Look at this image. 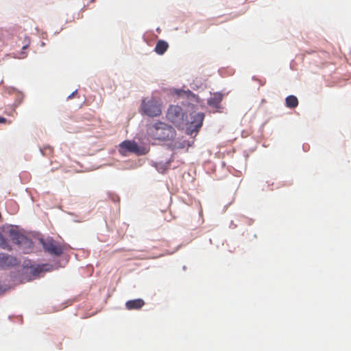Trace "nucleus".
Segmentation results:
<instances>
[{
    "instance_id": "nucleus-14",
    "label": "nucleus",
    "mask_w": 351,
    "mask_h": 351,
    "mask_svg": "<svg viewBox=\"0 0 351 351\" xmlns=\"http://www.w3.org/2000/svg\"><path fill=\"white\" fill-rule=\"evenodd\" d=\"M0 247L4 250H11V247L7 240L3 237L0 232Z\"/></svg>"
},
{
    "instance_id": "nucleus-7",
    "label": "nucleus",
    "mask_w": 351,
    "mask_h": 351,
    "mask_svg": "<svg viewBox=\"0 0 351 351\" xmlns=\"http://www.w3.org/2000/svg\"><path fill=\"white\" fill-rule=\"evenodd\" d=\"M43 247L47 252L51 255L60 256L64 252V247L53 239L42 241Z\"/></svg>"
},
{
    "instance_id": "nucleus-5",
    "label": "nucleus",
    "mask_w": 351,
    "mask_h": 351,
    "mask_svg": "<svg viewBox=\"0 0 351 351\" xmlns=\"http://www.w3.org/2000/svg\"><path fill=\"white\" fill-rule=\"evenodd\" d=\"M8 235L13 243L21 247L31 249L33 246V243L30 239L14 228L9 230Z\"/></svg>"
},
{
    "instance_id": "nucleus-3",
    "label": "nucleus",
    "mask_w": 351,
    "mask_h": 351,
    "mask_svg": "<svg viewBox=\"0 0 351 351\" xmlns=\"http://www.w3.org/2000/svg\"><path fill=\"white\" fill-rule=\"evenodd\" d=\"M149 152L148 145H139L134 141L125 140L119 145V152L123 156L130 154L140 156L147 154Z\"/></svg>"
},
{
    "instance_id": "nucleus-2",
    "label": "nucleus",
    "mask_w": 351,
    "mask_h": 351,
    "mask_svg": "<svg viewBox=\"0 0 351 351\" xmlns=\"http://www.w3.org/2000/svg\"><path fill=\"white\" fill-rule=\"evenodd\" d=\"M166 116L167 119L175 124L178 130H183L181 126L186 125L187 132H198L204 119V114L199 112L191 117V121L185 123L184 113L182 108L179 106H171Z\"/></svg>"
},
{
    "instance_id": "nucleus-12",
    "label": "nucleus",
    "mask_w": 351,
    "mask_h": 351,
    "mask_svg": "<svg viewBox=\"0 0 351 351\" xmlns=\"http://www.w3.org/2000/svg\"><path fill=\"white\" fill-rule=\"evenodd\" d=\"M286 106L289 108H294L298 106V100L294 95H289L285 99Z\"/></svg>"
},
{
    "instance_id": "nucleus-9",
    "label": "nucleus",
    "mask_w": 351,
    "mask_h": 351,
    "mask_svg": "<svg viewBox=\"0 0 351 351\" xmlns=\"http://www.w3.org/2000/svg\"><path fill=\"white\" fill-rule=\"evenodd\" d=\"M145 305V302L142 299H135L128 300L125 303V307L128 310H138Z\"/></svg>"
},
{
    "instance_id": "nucleus-13",
    "label": "nucleus",
    "mask_w": 351,
    "mask_h": 351,
    "mask_svg": "<svg viewBox=\"0 0 351 351\" xmlns=\"http://www.w3.org/2000/svg\"><path fill=\"white\" fill-rule=\"evenodd\" d=\"M153 128L156 130H171L172 129L171 126L160 121L156 123Z\"/></svg>"
},
{
    "instance_id": "nucleus-18",
    "label": "nucleus",
    "mask_w": 351,
    "mask_h": 351,
    "mask_svg": "<svg viewBox=\"0 0 351 351\" xmlns=\"http://www.w3.org/2000/svg\"><path fill=\"white\" fill-rule=\"evenodd\" d=\"M76 92H77V90H75V92H73L72 94H71V95L68 97V98H69V99L72 98V97H73V95H74Z\"/></svg>"
},
{
    "instance_id": "nucleus-19",
    "label": "nucleus",
    "mask_w": 351,
    "mask_h": 351,
    "mask_svg": "<svg viewBox=\"0 0 351 351\" xmlns=\"http://www.w3.org/2000/svg\"><path fill=\"white\" fill-rule=\"evenodd\" d=\"M28 47V45H25L23 47V49H26Z\"/></svg>"
},
{
    "instance_id": "nucleus-11",
    "label": "nucleus",
    "mask_w": 351,
    "mask_h": 351,
    "mask_svg": "<svg viewBox=\"0 0 351 351\" xmlns=\"http://www.w3.org/2000/svg\"><path fill=\"white\" fill-rule=\"evenodd\" d=\"M169 45L165 40H159L157 42L154 51L159 55H162L168 49Z\"/></svg>"
},
{
    "instance_id": "nucleus-15",
    "label": "nucleus",
    "mask_w": 351,
    "mask_h": 351,
    "mask_svg": "<svg viewBox=\"0 0 351 351\" xmlns=\"http://www.w3.org/2000/svg\"><path fill=\"white\" fill-rule=\"evenodd\" d=\"M42 271H43V269L40 266L34 267L31 269V274L34 276H38L39 274L41 273Z\"/></svg>"
},
{
    "instance_id": "nucleus-8",
    "label": "nucleus",
    "mask_w": 351,
    "mask_h": 351,
    "mask_svg": "<svg viewBox=\"0 0 351 351\" xmlns=\"http://www.w3.org/2000/svg\"><path fill=\"white\" fill-rule=\"evenodd\" d=\"M17 264L18 261L16 258L3 253H0V267H8L16 265Z\"/></svg>"
},
{
    "instance_id": "nucleus-10",
    "label": "nucleus",
    "mask_w": 351,
    "mask_h": 351,
    "mask_svg": "<svg viewBox=\"0 0 351 351\" xmlns=\"http://www.w3.org/2000/svg\"><path fill=\"white\" fill-rule=\"evenodd\" d=\"M223 99V95L219 93H215L211 95V97L208 99V104L213 108H218L219 104Z\"/></svg>"
},
{
    "instance_id": "nucleus-6",
    "label": "nucleus",
    "mask_w": 351,
    "mask_h": 351,
    "mask_svg": "<svg viewBox=\"0 0 351 351\" xmlns=\"http://www.w3.org/2000/svg\"><path fill=\"white\" fill-rule=\"evenodd\" d=\"M8 235L13 243L21 247L31 249L33 246V243L30 239L14 228L9 230Z\"/></svg>"
},
{
    "instance_id": "nucleus-4",
    "label": "nucleus",
    "mask_w": 351,
    "mask_h": 351,
    "mask_svg": "<svg viewBox=\"0 0 351 351\" xmlns=\"http://www.w3.org/2000/svg\"><path fill=\"white\" fill-rule=\"evenodd\" d=\"M141 111L143 114L154 117L161 114V104L154 98L142 100Z\"/></svg>"
},
{
    "instance_id": "nucleus-1",
    "label": "nucleus",
    "mask_w": 351,
    "mask_h": 351,
    "mask_svg": "<svg viewBox=\"0 0 351 351\" xmlns=\"http://www.w3.org/2000/svg\"><path fill=\"white\" fill-rule=\"evenodd\" d=\"M177 133H148L147 140L153 145L167 146L170 149H181L189 147L194 143L193 133L176 136Z\"/></svg>"
},
{
    "instance_id": "nucleus-17",
    "label": "nucleus",
    "mask_w": 351,
    "mask_h": 351,
    "mask_svg": "<svg viewBox=\"0 0 351 351\" xmlns=\"http://www.w3.org/2000/svg\"><path fill=\"white\" fill-rule=\"evenodd\" d=\"M25 57H26V54H25V53L23 52V53H22V56H21L19 58H25Z\"/></svg>"
},
{
    "instance_id": "nucleus-16",
    "label": "nucleus",
    "mask_w": 351,
    "mask_h": 351,
    "mask_svg": "<svg viewBox=\"0 0 351 351\" xmlns=\"http://www.w3.org/2000/svg\"><path fill=\"white\" fill-rule=\"evenodd\" d=\"M0 123L10 124V121H8L5 118L0 117Z\"/></svg>"
}]
</instances>
